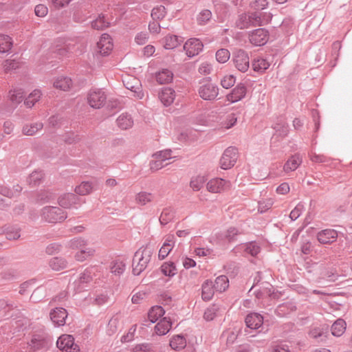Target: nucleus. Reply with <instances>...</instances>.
I'll return each mask as SVG.
<instances>
[{
  "instance_id": "de8ad7c7",
  "label": "nucleus",
  "mask_w": 352,
  "mask_h": 352,
  "mask_svg": "<svg viewBox=\"0 0 352 352\" xmlns=\"http://www.w3.org/2000/svg\"><path fill=\"white\" fill-rule=\"evenodd\" d=\"M111 272L116 276H120L125 270V264L121 261H113L111 263Z\"/></svg>"
},
{
  "instance_id": "79ce46f5",
  "label": "nucleus",
  "mask_w": 352,
  "mask_h": 352,
  "mask_svg": "<svg viewBox=\"0 0 352 352\" xmlns=\"http://www.w3.org/2000/svg\"><path fill=\"white\" fill-rule=\"evenodd\" d=\"M206 179L204 176L197 175L193 177L190 182V186L195 191H199L203 186L204 183L206 182Z\"/></svg>"
},
{
  "instance_id": "423d86ee",
  "label": "nucleus",
  "mask_w": 352,
  "mask_h": 352,
  "mask_svg": "<svg viewBox=\"0 0 352 352\" xmlns=\"http://www.w3.org/2000/svg\"><path fill=\"white\" fill-rule=\"evenodd\" d=\"M198 93L202 99L205 100H213L219 94V88L216 85L210 82H207L200 85Z\"/></svg>"
},
{
  "instance_id": "4d7b16f0",
  "label": "nucleus",
  "mask_w": 352,
  "mask_h": 352,
  "mask_svg": "<svg viewBox=\"0 0 352 352\" xmlns=\"http://www.w3.org/2000/svg\"><path fill=\"white\" fill-rule=\"evenodd\" d=\"M212 16V12L209 10H202L197 16V20L199 25L206 24Z\"/></svg>"
},
{
  "instance_id": "3c124183",
  "label": "nucleus",
  "mask_w": 352,
  "mask_h": 352,
  "mask_svg": "<svg viewBox=\"0 0 352 352\" xmlns=\"http://www.w3.org/2000/svg\"><path fill=\"white\" fill-rule=\"evenodd\" d=\"M95 250L93 248H83L76 254L75 258L78 261H83L89 256H92Z\"/></svg>"
},
{
  "instance_id": "864d4df0",
  "label": "nucleus",
  "mask_w": 352,
  "mask_h": 352,
  "mask_svg": "<svg viewBox=\"0 0 352 352\" xmlns=\"http://www.w3.org/2000/svg\"><path fill=\"white\" fill-rule=\"evenodd\" d=\"M20 66V63L15 59L6 60L3 63V70L6 73H8L12 70H15Z\"/></svg>"
},
{
  "instance_id": "a878e982",
  "label": "nucleus",
  "mask_w": 352,
  "mask_h": 352,
  "mask_svg": "<svg viewBox=\"0 0 352 352\" xmlns=\"http://www.w3.org/2000/svg\"><path fill=\"white\" fill-rule=\"evenodd\" d=\"M72 85V80L70 78L65 76L58 77L54 82V87L64 91L69 90Z\"/></svg>"
},
{
  "instance_id": "aec40b11",
  "label": "nucleus",
  "mask_w": 352,
  "mask_h": 352,
  "mask_svg": "<svg viewBox=\"0 0 352 352\" xmlns=\"http://www.w3.org/2000/svg\"><path fill=\"white\" fill-rule=\"evenodd\" d=\"M172 322L167 317L163 318L155 327V332L157 335L163 336L166 334L170 329Z\"/></svg>"
},
{
  "instance_id": "f704fd0d",
  "label": "nucleus",
  "mask_w": 352,
  "mask_h": 352,
  "mask_svg": "<svg viewBox=\"0 0 352 352\" xmlns=\"http://www.w3.org/2000/svg\"><path fill=\"white\" fill-rule=\"evenodd\" d=\"M173 74L171 71L164 69L156 74V80L160 84H166L171 82Z\"/></svg>"
},
{
  "instance_id": "b1692460",
  "label": "nucleus",
  "mask_w": 352,
  "mask_h": 352,
  "mask_svg": "<svg viewBox=\"0 0 352 352\" xmlns=\"http://www.w3.org/2000/svg\"><path fill=\"white\" fill-rule=\"evenodd\" d=\"M296 309V306L294 303L292 301H287L285 302H283L280 305H279L276 309V314L280 316L283 317L286 315L290 314L293 311Z\"/></svg>"
},
{
  "instance_id": "393cba45",
  "label": "nucleus",
  "mask_w": 352,
  "mask_h": 352,
  "mask_svg": "<svg viewBox=\"0 0 352 352\" xmlns=\"http://www.w3.org/2000/svg\"><path fill=\"white\" fill-rule=\"evenodd\" d=\"M302 163V159L298 154L292 155L285 164L283 169L285 172L294 171Z\"/></svg>"
},
{
  "instance_id": "1a4fd4ad",
  "label": "nucleus",
  "mask_w": 352,
  "mask_h": 352,
  "mask_svg": "<svg viewBox=\"0 0 352 352\" xmlns=\"http://www.w3.org/2000/svg\"><path fill=\"white\" fill-rule=\"evenodd\" d=\"M204 45L198 38H190L184 45L186 55L192 58L198 55L203 50Z\"/></svg>"
},
{
  "instance_id": "f257e3e1",
  "label": "nucleus",
  "mask_w": 352,
  "mask_h": 352,
  "mask_svg": "<svg viewBox=\"0 0 352 352\" xmlns=\"http://www.w3.org/2000/svg\"><path fill=\"white\" fill-rule=\"evenodd\" d=\"M153 253V248L148 245L135 252L132 265V272L135 276L140 275L146 268Z\"/></svg>"
},
{
  "instance_id": "6e6d98bb",
  "label": "nucleus",
  "mask_w": 352,
  "mask_h": 352,
  "mask_svg": "<svg viewBox=\"0 0 352 352\" xmlns=\"http://www.w3.org/2000/svg\"><path fill=\"white\" fill-rule=\"evenodd\" d=\"M230 56V53L227 49H220L216 52V59L219 63L227 62Z\"/></svg>"
},
{
  "instance_id": "20e7f679",
  "label": "nucleus",
  "mask_w": 352,
  "mask_h": 352,
  "mask_svg": "<svg viewBox=\"0 0 352 352\" xmlns=\"http://www.w3.org/2000/svg\"><path fill=\"white\" fill-rule=\"evenodd\" d=\"M57 347L62 352H79L80 348L74 342V338L71 335H62L56 342Z\"/></svg>"
},
{
  "instance_id": "ddd939ff",
  "label": "nucleus",
  "mask_w": 352,
  "mask_h": 352,
  "mask_svg": "<svg viewBox=\"0 0 352 352\" xmlns=\"http://www.w3.org/2000/svg\"><path fill=\"white\" fill-rule=\"evenodd\" d=\"M98 52L102 56L108 55L113 49V43L110 36L103 34L97 43Z\"/></svg>"
},
{
  "instance_id": "39448f33",
  "label": "nucleus",
  "mask_w": 352,
  "mask_h": 352,
  "mask_svg": "<svg viewBox=\"0 0 352 352\" xmlns=\"http://www.w3.org/2000/svg\"><path fill=\"white\" fill-rule=\"evenodd\" d=\"M232 60L235 67L241 72L248 71L250 67V58L243 50H237L233 53Z\"/></svg>"
},
{
  "instance_id": "c03bdc74",
  "label": "nucleus",
  "mask_w": 352,
  "mask_h": 352,
  "mask_svg": "<svg viewBox=\"0 0 352 352\" xmlns=\"http://www.w3.org/2000/svg\"><path fill=\"white\" fill-rule=\"evenodd\" d=\"M161 271L165 275L168 276H173L177 274V268L173 262L164 263L161 266Z\"/></svg>"
},
{
  "instance_id": "f8f14e48",
  "label": "nucleus",
  "mask_w": 352,
  "mask_h": 352,
  "mask_svg": "<svg viewBox=\"0 0 352 352\" xmlns=\"http://www.w3.org/2000/svg\"><path fill=\"white\" fill-rule=\"evenodd\" d=\"M49 340L42 335H34L28 342V346L32 351L47 349L49 346Z\"/></svg>"
},
{
  "instance_id": "5fc2aeb1",
  "label": "nucleus",
  "mask_w": 352,
  "mask_h": 352,
  "mask_svg": "<svg viewBox=\"0 0 352 352\" xmlns=\"http://www.w3.org/2000/svg\"><path fill=\"white\" fill-rule=\"evenodd\" d=\"M165 15V8L163 6H157L152 10L151 17L154 21L162 19Z\"/></svg>"
},
{
  "instance_id": "a18cd8bd",
  "label": "nucleus",
  "mask_w": 352,
  "mask_h": 352,
  "mask_svg": "<svg viewBox=\"0 0 352 352\" xmlns=\"http://www.w3.org/2000/svg\"><path fill=\"white\" fill-rule=\"evenodd\" d=\"M41 96V93L39 90L33 91L27 98H25L24 103L25 106L28 108H31L35 102L38 101Z\"/></svg>"
},
{
  "instance_id": "412c9836",
  "label": "nucleus",
  "mask_w": 352,
  "mask_h": 352,
  "mask_svg": "<svg viewBox=\"0 0 352 352\" xmlns=\"http://www.w3.org/2000/svg\"><path fill=\"white\" fill-rule=\"evenodd\" d=\"M175 96V91L170 88H164L159 94L161 102L165 105H170L174 100Z\"/></svg>"
},
{
  "instance_id": "13d9d810",
  "label": "nucleus",
  "mask_w": 352,
  "mask_h": 352,
  "mask_svg": "<svg viewBox=\"0 0 352 352\" xmlns=\"http://www.w3.org/2000/svg\"><path fill=\"white\" fill-rule=\"evenodd\" d=\"M86 245V241L80 237L74 238L72 239L69 243V247L72 249L82 250L85 248Z\"/></svg>"
},
{
  "instance_id": "9d476101",
  "label": "nucleus",
  "mask_w": 352,
  "mask_h": 352,
  "mask_svg": "<svg viewBox=\"0 0 352 352\" xmlns=\"http://www.w3.org/2000/svg\"><path fill=\"white\" fill-rule=\"evenodd\" d=\"M123 83L125 87L134 92L135 96L142 98L144 96L142 91V85L140 81L134 76H127L123 79Z\"/></svg>"
},
{
  "instance_id": "e433bc0d",
  "label": "nucleus",
  "mask_w": 352,
  "mask_h": 352,
  "mask_svg": "<svg viewBox=\"0 0 352 352\" xmlns=\"http://www.w3.org/2000/svg\"><path fill=\"white\" fill-rule=\"evenodd\" d=\"M43 124L42 122H35L23 126L22 132L25 135H34L38 131L42 129Z\"/></svg>"
},
{
  "instance_id": "a211bd4d",
  "label": "nucleus",
  "mask_w": 352,
  "mask_h": 352,
  "mask_svg": "<svg viewBox=\"0 0 352 352\" xmlns=\"http://www.w3.org/2000/svg\"><path fill=\"white\" fill-rule=\"evenodd\" d=\"M79 201L78 197L73 193H65L60 196L58 198V204L65 208H70L74 205L78 204Z\"/></svg>"
},
{
  "instance_id": "7c9ffc66",
  "label": "nucleus",
  "mask_w": 352,
  "mask_h": 352,
  "mask_svg": "<svg viewBox=\"0 0 352 352\" xmlns=\"http://www.w3.org/2000/svg\"><path fill=\"white\" fill-rule=\"evenodd\" d=\"M165 314L164 309L161 306L153 307L148 313V318L151 323H155Z\"/></svg>"
},
{
  "instance_id": "c85d7f7f",
  "label": "nucleus",
  "mask_w": 352,
  "mask_h": 352,
  "mask_svg": "<svg viewBox=\"0 0 352 352\" xmlns=\"http://www.w3.org/2000/svg\"><path fill=\"white\" fill-rule=\"evenodd\" d=\"M24 97L25 93L22 89H14L9 91V98L11 102L15 106L21 103Z\"/></svg>"
},
{
  "instance_id": "6ab92c4d",
  "label": "nucleus",
  "mask_w": 352,
  "mask_h": 352,
  "mask_svg": "<svg viewBox=\"0 0 352 352\" xmlns=\"http://www.w3.org/2000/svg\"><path fill=\"white\" fill-rule=\"evenodd\" d=\"M175 245L174 236L169 235L166 238V240L160 249L158 257L160 260L164 259L172 250Z\"/></svg>"
},
{
  "instance_id": "bf43d9fd",
  "label": "nucleus",
  "mask_w": 352,
  "mask_h": 352,
  "mask_svg": "<svg viewBox=\"0 0 352 352\" xmlns=\"http://www.w3.org/2000/svg\"><path fill=\"white\" fill-rule=\"evenodd\" d=\"M171 154L172 151L170 149H166L154 153L153 155V157L155 159L162 160V161L165 162L167 160L172 158Z\"/></svg>"
},
{
  "instance_id": "f3484780",
  "label": "nucleus",
  "mask_w": 352,
  "mask_h": 352,
  "mask_svg": "<svg viewBox=\"0 0 352 352\" xmlns=\"http://www.w3.org/2000/svg\"><path fill=\"white\" fill-rule=\"evenodd\" d=\"M246 91V87L243 84H239L227 96V99L232 103L238 102L245 96Z\"/></svg>"
},
{
  "instance_id": "72a5a7b5",
  "label": "nucleus",
  "mask_w": 352,
  "mask_h": 352,
  "mask_svg": "<svg viewBox=\"0 0 352 352\" xmlns=\"http://www.w3.org/2000/svg\"><path fill=\"white\" fill-rule=\"evenodd\" d=\"M254 71L259 73H263L270 66V63L263 58L254 59L252 63Z\"/></svg>"
},
{
  "instance_id": "58836bf2",
  "label": "nucleus",
  "mask_w": 352,
  "mask_h": 352,
  "mask_svg": "<svg viewBox=\"0 0 352 352\" xmlns=\"http://www.w3.org/2000/svg\"><path fill=\"white\" fill-rule=\"evenodd\" d=\"M174 218V212L171 208H164L160 217V222L162 225L165 226L170 222Z\"/></svg>"
},
{
  "instance_id": "2eb2a0df",
  "label": "nucleus",
  "mask_w": 352,
  "mask_h": 352,
  "mask_svg": "<svg viewBox=\"0 0 352 352\" xmlns=\"http://www.w3.org/2000/svg\"><path fill=\"white\" fill-rule=\"evenodd\" d=\"M338 232L333 229H326L317 234V239L322 244H330L336 241Z\"/></svg>"
},
{
  "instance_id": "473e14b6",
  "label": "nucleus",
  "mask_w": 352,
  "mask_h": 352,
  "mask_svg": "<svg viewBox=\"0 0 352 352\" xmlns=\"http://www.w3.org/2000/svg\"><path fill=\"white\" fill-rule=\"evenodd\" d=\"M346 322L343 319H338L331 326V333L334 336H341L346 330Z\"/></svg>"
},
{
  "instance_id": "09e8293b",
  "label": "nucleus",
  "mask_w": 352,
  "mask_h": 352,
  "mask_svg": "<svg viewBox=\"0 0 352 352\" xmlns=\"http://www.w3.org/2000/svg\"><path fill=\"white\" fill-rule=\"evenodd\" d=\"M92 190L91 183L89 182H82L78 186L75 188V192L80 195H86L89 194Z\"/></svg>"
},
{
  "instance_id": "cd10ccee",
  "label": "nucleus",
  "mask_w": 352,
  "mask_h": 352,
  "mask_svg": "<svg viewBox=\"0 0 352 352\" xmlns=\"http://www.w3.org/2000/svg\"><path fill=\"white\" fill-rule=\"evenodd\" d=\"M214 290L212 281L206 280L202 285V298L204 300H210L214 295Z\"/></svg>"
},
{
  "instance_id": "8fccbe9b",
  "label": "nucleus",
  "mask_w": 352,
  "mask_h": 352,
  "mask_svg": "<svg viewBox=\"0 0 352 352\" xmlns=\"http://www.w3.org/2000/svg\"><path fill=\"white\" fill-rule=\"evenodd\" d=\"M109 23L104 19V15H99L98 17L91 22L92 28L98 30H103L109 26Z\"/></svg>"
},
{
  "instance_id": "338daca9",
  "label": "nucleus",
  "mask_w": 352,
  "mask_h": 352,
  "mask_svg": "<svg viewBox=\"0 0 352 352\" xmlns=\"http://www.w3.org/2000/svg\"><path fill=\"white\" fill-rule=\"evenodd\" d=\"M273 204V201L271 199L265 201H261L258 204V210L261 213H263L269 210Z\"/></svg>"
},
{
  "instance_id": "4c0bfd02",
  "label": "nucleus",
  "mask_w": 352,
  "mask_h": 352,
  "mask_svg": "<svg viewBox=\"0 0 352 352\" xmlns=\"http://www.w3.org/2000/svg\"><path fill=\"white\" fill-rule=\"evenodd\" d=\"M186 345V341L184 336L177 335L170 341V347L177 351L184 349Z\"/></svg>"
},
{
  "instance_id": "c9c22d12",
  "label": "nucleus",
  "mask_w": 352,
  "mask_h": 352,
  "mask_svg": "<svg viewBox=\"0 0 352 352\" xmlns=\"http://www.w3.org/2000/svg\"><path fill=\"white\" fill-rule=\"evenodd\" d=\"M274 129L275 130V134L272 137V139L275 138L276 136H280L282 138H285L289 131L288 125L284 121L276 123Z\"/></svg>"
},
{
  "instance_id": "c756f323",
  "label": "nucleus",
  "mask_w": 352,
  "mask_h": 352,
  "mask_svg": "<svg viewBox=\"0 0 352 352\" xmlns=\"http://www.w3.org/2000/svg\"><path fill=\"white\" fill-rule=\"evenodd\" d=\"M67 261L62 257H53L49 261L50 267L54 271H60L67 267Z\"/></svg>"
},
{
  "instance_id": "2f4dec72",
  "label": "nucleus",
  "mask_w": 352,
  "mask_h": 352,
  "mask_svg": "<svg viewBox=\"0 0 352 352\" xmlns=\"http://www.w3.org/2000/svg\"><path fill=\"white\" fill-rule=\"evenodd\" d=\"M215 291L223 292L228 289L229 286V280L226 276L221 275L218 276L213 283Z\"/></svg>"
},
{
  "instance_id": "69168bd1",
  "label": "nucleus",
  "mask_w": 352,
  "mask_h": 352,
  "mask_svg": "<svg viewBox=\"0 0 352 352\" xmlns=\"http://www.w3.org/2000/svg\"><path fill=\"white\" fill-rule=\"evenodd\" d=\"M304 210V206L302 204H298L297 206L292 210L289 214V217L292 221L297 219L300 215L301 214L302 210Z\"/></svg>"
},
{
  "instance_id": "5701e85b",
  "label": "nucleus",
  "mask_w": 352,
  "mask_h": 352,
  "mask_svg": "<svg viewBox=\"0 0 352 352\" xmlns=\"http://www.w3.org/2000/svg\"><path fill=\"white\" fill-rule=\"evenodd\" d=\"M248 16L251 26H261L268 21L264 18V14L259 11L249 12Z\"/></svg>"
},
{
  "instance_id": "a19ab883",
  "label": "nucleus",
  "mask_w": 352,
  "mask_h": 352,
  "mask_svg": "<svg viewBox=\"0 0 352 352\" xmlns=\"http://www.w3.org/2000/svg\"><path fill=\"white\" fill-rule=\"evenodd\" d=\"M12 45L11 38L8 35L0 34V52H8Z\"/></svg>"
},
{
  "instance_id": "37998d69",
  "label": "nucleus",
  "mask_w": 352,
  "mask_h": 352,
  "mask_svg": "<svg viewBox=\"0 0 352 352\" xmlns=\"http://www.w3.org/2000/svg\"><path fill=\"white\" fill-rule=\"evenodd\" d=\"M236 25L240 30L247 29L251 26L248 14H240L236 21Z\"/></svg>"
},
{
  "instance_id": "e2e57ef3",
  "label": "nucleus",
  "mask_w": 352,
  "mask_h": 352,
  "mask_svg": "<svg viewBox=\"0 0 352 352\" xmlns=\"http://www.w3.org/2000/svg\"><path fill=\"white\" fill-rule=\"evenodd\" d=\"M236 78L233 75H228L223 77L221 80V85L225 89H229L235 83Z\"/></svg>"
},
{
  "instance_id": "ea45409f",
  "label": "nucleus",
  "mask_w": 352,
  "mask_h": 352,
  "mask_svg": "<svg viewBox=\"0 0 352 352\" xmlns=\"http://www.w3.org/2000/svg\"><path fill=\"white\" fill-rule=\"evenodd\" d=\"M154 196L149 192H140L135 196V201L141 206H144L146 204L153 201Z\"/></svg>"
},
{
  "instance_id": "680f3d73",
  "label": "nucleus",
  "mask_w": 352,
  "mask_h": 352,
  "mask_svg": "<svg viewBox=\"0 0 352 352\" xmlns=\"http://www.w3.org/2000/svg\"><path fill=\"white\" fill-rule=\"evenodd\" d=\"M93 268L86 269L80 276L79 281L80 283H87L92 280Z\"/></svg>"
},
{
  "instance_id": "774afa93",
  "label": "nucleus",
  "mask_w": 352,
  "mask_h": 352,
  "mask_svg": "<svg viewBox=\"0 0 352 352\" xmlns=\"http://www.w3.org/2000/svg\"><path fill=\"white\" fill-rule=\"evenodd\" d=\"M310 160L315 163H325L330 160V158L321 154L312 153Z\"/></svg>"
},
{
  "instance_id": "bb28decb",
  "label": "nucleus",
  "mask_w": 352,
  "mask_h": 352,
  "mask_svg": "<svg viewBox=\"0 0 352 352\" xmlns=\"http://www.w3.org/2000/svg\"><path fill=\"white\" fill-rule=\"evenodd\" d=\"M183 42V38L176 35H168L164 38V47L172 50L179 46Z\"/></svg>"
},
{
  "instance_id": "9b49d317",
  "label": "nucleus",
  "mask_w": 352,
  "mask_h": 352,
  "mask_svg": "<svg viewBox=\"0 0 352 352\" xmlns=\"http://www.w3.org/2000/svg\"><path fill=\"white\" fill-rule=\"evenodd\" d=\"M50 316L52 322L59 327L65 324L68 314L65 309L56 307L50 311Z\"/></svg>"
},
{
  "instance_id": "7ed1b4c3",
  "label": "nucleus",
  "mask_w": 352,
  "mask_h": 352,
  "mask_svg": "<svg viewBox=\"0 0 352 352\" xmlns=\"http://www.w3.org/2000/svg\"><path fill=\"white\" fill-rule=\"evenodd\" d=\"M237 148L234 146L227 148L219 161L220 167L223 170H228L233 167L238 157Z\"/></svg>"
},
{
  "instance_id": "4468645a",
  "label": "nucleus",
  "mask_w": 352,
  "mask_h": 352,
  "mask_svg": "<svg viewBox=\"0 0 352 352\" xmlns=\"http://www.w3.org/2000/svg\"><path fill=\"white\" fill-rule=\"evenodd\" d=\"M229 182L221 178H215L210 180L206 185L207 190L213 193L220 192L226 188H229Z\"/></svg>"
},
{
  "instance_id": "052dcab7",
  "label": "nucleus",
  "mask_w": 352,
  "mask_h": 352,
  "mask_svg": "<svg viewBox=\"0 0 352 352\" xmlns=\"http://www.w3.org/2000/svg\"><path fill=\"white\" fill-rule=\"evenodd\" d=\"M245 252L252 256H256L260 252V247L254 242L246 245Z\"/></svg>"
},
{
  "instance_id": "4be33fe9",
  "label": "nucleus",
  "mask_w": 352,
  "mask_h": 352,
  "mask_svg": "<svg viewBox=\"0 0 352 352\" xmlns=\"http://www.w3.org/2000/svg\"><path fill=\"white\" fill-rule=\"evenodd\" d=\"M118 126L122 130L130 129L133 125V120L131 115L122 113L116 120Z\"/></svg>"
},
{
  "instance_id": "0e129e2a",
  "label": "nucleus",
  "mask_w": 352,
  "mask_h": 352,
  "mask_svg": "<svg viewBox=\"0 0 352 352\" xmlns=\"http://www.w3.org/2000/svg\"><path fill=\"white\" fill-rule=\"evenodd\" d=\"M164 162L162 160L155 159V160H152L150 162V169L152 171L158 170L163 167L167 166L169 163H164Z\"/></svg>"
},
{
  "instance_id": "dca6fc26",
  "label": "nucleus",
  "mask_w": 352,
  "mask_h": 352,
  "mask_svg": "<svg viewBox=\"0 0 352 352\" xmlns=\"http://www.w3.org/2000/svg\"><path fill=\"white\" fill-rule=\"evenodd\" d=\"M247 327L257 329L263 324V317L258 313L249 314L245 320Z\"/></svg>"
},
{
  "instance_id": "603ef678",
  "label": "nucleus",
  "mask_w": 352,
  "mask_h": 352,
  "mask_svg": "<svg viewBox=\"0 0 352 352\" xmlns=\"http://www.w3.org/2000/svg\"><path fill=\"white\" fill-rule=\"evenodd\" d=\"M43 177V173L42 171H34L30 175L28 182L30 185L35 186L40 183Z\"/></svg>"
},
{
  "instance_id": "f03ea898",
  "label": "nucleus",
  "mask_w": 352,
  "mask_h": 352,
  "mask_svg": "<svg viewBox=\"0 0 352 352\" xmlns=\"http://www.w3.org/2000/svg\"><path fill=\"white\" fill-rule=\"evenodd\" d=\"M42 219L48 223L61 222L67 218V214L63 209L56 206H46L41 210Z\"/></svg>"
},
{
  "instance_id": "6e6552de",
  "label": "nucleus",
  "mask_w": 352,
  "mask_h": 352,
  "mask_svg": "<svg viewBox=\"0 0 352 352\" xmlns=\"http://www.w3.org/2000/svg\"><path fill=\"white\" fill-rule=\"evenodd\" d=\"M268 31L265 28L254 30L249 34L250 42L256 46L265 45L268 40Z\"/></svg>"
},
{
  "instance_id": "0eeeda50",
  "label": "nucleus",
  "mask_w": 352,
  "mask_h": 352,
  "mask_svg": "<svg viewBox=\"0 0 352 352\" xmlns=\"http://www.w3.org/2000/svg\"><path fill=\"white\" fill-rule=\"evenodd\" d=\"M106 100V95L101 89H91L87 95V102L90 107L94 109H100L103 107Z\"/></svg>"
},
{
  "instance_id": "49530a36",
  "label": "nucleus",
  "mask_w": 352,
  "mask_h": 352,
  "mask_svg": "<svg viewBox=\"0 0 352 352\" xmlns=\"http://www.w3.org/2000/svg\"><path fill=\"white\" fill-rule=\"evenodd\" d=\"M219 311V306L217 305H212L206 309L204 318L207 321H211L217 316Z\"/></svg>"
}]
</instances>
